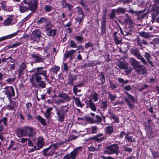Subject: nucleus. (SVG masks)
Wrapping results in <instances>:
<instances>
[{
    "instance_id": "1",
    "label": "nucleus",
    "mask_w": 159,
    "mask_h": 159,
    "mask_svg": "<svg viewBox=\"0 0 159 159\" xmlns=\"http://www.w3.org/2000/svg\"><path fill=\"white\" fill-rule=\"evenodd\" d=\"M37 2L35 0H23L19 6L20 12L23 13L30 10L35 12L37 9Z\"/></svg>"
},
{
    "instance_id": "2",
    "label": "nucleus",
    "mask_w": 159,
    "mask_h": 159,
    "mask_svg": "<svg viewBox=\"0 0 159 159\" xmlns=\"http://www.w3.org/2000/svg\"><path fill=\"white\" fill-rule=\"evenodd\" d=\"M56 111L57 120L59 121L63 122L64 120L65 116H66L69 107L67 106H64L61 107L58 109L56 107L54 106Z\"/></svg>"
},
{
    "instance_id": "3",
    "label": "nucleus",
    "mask_w": 159,
    "mask_h": 159,
    "mask_svg": "<svg viewBox=\"0 0 159 159\" xmlns=\"http://www.w3.org/2000/svg\"><path fill=\"white\" fill-rule=\"evenodd\" d=\"M107 150L104 151V154L112 155L115 154L117 155L119 152V147L117 144H113L106 147Z\"/></svg>"
},
{
    "instance_id": "4",
    "label": "nucleus",
    "mask_w": 159,
    "mask_h": 159,
    "mask_svg": "<svg viewBox=\"0 0 159 159\" xmlns=\"http://www.w3.org/2000/svg\"><path fill=\"white\" fill-rule=\"evenodd\" d=\"M3 92H5V94L8 98L10 103H12V100L11 97H14L15 95L14 89L12 86H7L3 89Z\"/></svg>"
},
{
    "instance_id": "5",
    "label": "nucleus",
    "mask_w": 159,
    "mask_h": 159,
    "mask_svg": "<svg viewBox=\"0 0 159 159\" xmlns=\"http://www.w3.org/2000/svg\"><path fill=\"white\" fill-rule=\"evenodd\" d=\"M125 94H126L127 97L129 98L125 97L124 98L125 101L127 103L128 106L129 108L131 109H134V105L133 103H135L136 102V100L135 99L134 97L128 92L125 91L124 92Z\"/></svg>"
},
{
    "instance_id": "6",
    "label": "nucleus",
    "mask_w": 159,
    "mask_h": 159,
    "mask_svg": "<svg viewBox=\"0 0 159 159\" xmlns=\"http://www.w3.org/2000/svg\"><path fill=\"white\" fill-rule=\"evenodd\" d=\"M82 147H79L75 148L71 152L68 156L71 159H75L77 156L79 155L80 152L81 151Z\"/></svg>"
},
{
    "instance_id": "7",
    "label": "nucleus",
    "mask_w": 159,
    "mask_h": 159,
    "mask_svg": "<svg viewBox=\"0 0 159 159\" xmlns=\"http://www.w3.org/2000/svg\"><path fill=\"white\" fill-rule=\"evenodd\" d=\"M25 126L26 136H28L30 138H32L36 135V132L34 128L29 126Z\"/></svg>"
},
{
    "instance_id": "8",
    "label": "nucleus",
    "mask_w": 159,
    "mask_h": 159,
    "mask_svg": "<svg viewBox=\"0 0 159 159\" xmlns=\"http://www.w3.org/2000/svg\"><path fill=\"white\" fill-rule=\"evenodd\" d=\"M44 68L43 67H38L37 68L34 69L33 70V72L35 74L37 75H43L45 77V79L48 80V76L47 75V71L43 70Z\"/></svg>"
},
{
    "instance_id": "9",
    "label": "nucleus",
    "mask_w": 159,
    "mask_h": 159,
    "mask_svg": "<svg viewBox=\"0 0 159 159\" xmlns=\"http://www.w3.org/2000/svg\"><path fill=\"white\" fill-rule=\"evenodd\" d=\"M76 50L71 49L70 51H66L64 54V60H66V59L69 57L70 60L74 58L75 56L74 55L75 53Z\"/></svg>"
},
{
    "instance_id": "10",
    "label": "nucleus",
    "mask_w": 159,
    "mask_h": 159,
    "mask_svg": "<svg viewBox=\"0 0 159 159\" xmlns=\"http://www.w3.org/2000/svg\"><path fill=\"white\" fill-rule=\"evenodd\" d=\"M41 33L37 30L34 31L31 34V39L34 41H38L39 40L41 37Z\"/></svg>"
},
{
    "instance_id": "11",
    "label": "nucleus",
    "mask_w": 159,
    "mask_h": 159,
    "mask_svg": "<svg viewBox=\"0 0 159 159\" xmlns=\"http://www.w3.org/2000/svg\"><path fill=\"white\" fill-rule=\"evenodd\" d=\"M32 58L34 60L35 63L42 62L44 61V58L39 54H35L34 53L31 54Z\"/></svg>"
},
{
    "instance_id": "12",
    "label": "nucleus",
    "mask_w": 159,
    "mask_h": 159,
    "mask_svg": "<svg viewBox=\"0 0 159 159\" xmlns=\"http://www.w3.org/2000/svg\"><path fill=\"white\" fill-rule=\"evenodd\" d=\"M54 151L50 146L44 149L43 150V155L45 156H52L54 153Z\"/></svg>"
},
{
    "instance_id": "13",
    "label": "nucleus",
    "mask_w": 159,
    "mask_h": 159,
    "mask_svg": "<svg viewBox=\"0 0 159 159\" xmlns=\"http://www.w3.org/2000/svg\"><path fill=\"white\" fill-rule=\"evenodd\" d=\"M135 71L139 74H146L147 70L144 67L141 65L139 64L134 69Z\"/></svg>"
},
{
    "instance_id": "14",
    "label": "nucleus",
    "mask_w": 159,
    "mask_h": 159,
    "mask_svg": "<svg viewBox=\"0 0 159 159\" xmlns=\"http://www.w3.org/2000/svg\"><path fill=\"white\" fill-rule=\"evenodd\" d=\"M87 107H89L93 111H96L97 108L95 104L92 101L91 99L88 101L86 102Z\"/></svg>"
},
{
    "instance_id": "15",
    "label": "nucleus",
    "mask_w": 159,
    "mask_h": 159,
    "mask_svg": "<svg viewBox=\"0 0 159 159\" xmlns=\"http://www.w3.org/2000/svg\"><path fill=\"white\" fill-rule=\"evenodd\" d=\"M19 31V30H18L16 32L13 34L1 37L0 38V42L6 39H11L14 37L17 34Z\"/></svg>"
},
{
    "instance_id": "16",
    "label": "nucleus",
    "mask_w": 159,
    "mask_h": 159,
    "mask_svg": "<svg viewBox=\"0 0 159 159\" xmlns=\"http://www.w3.org/2000/svg\"><path fill=\"white\" fill-rule=\"evenodd\" d=\"M13 20V16H10L5 20L3 23V25L7 26L10 25Z\"/></svg>"
},
{
    "instance_id": "17",
    "label": "nucleus",
    "mask_w": 159,
    "mask_h": 159,
    "mask_svg": "<svg viewBox=\"0 0 159 159\" xmlns=\"http://www.w3.org/2000/svg\"><path fill=\"white\" fill-rule=\"evenodd\" d=\"M129 62L133 66L134 69L137 66L139 65V63L133 57H131L129 60Z\"/></svg>"
},
{
    "instance_id": "18",
    "label": "nucleus",
    "mask_w": 159,
    "mask_h": 159,
    "mask_svg": "<svg viewBox=\"0 0 159 159\" xmlns=\"http://www.w3.org/2000/svg\"><path fill=\"white\" fill-rule=\"evenodd\" d=\"M44 145L43 138L42 137H39L38 138L37 143V150L42 148Z\"/></svg>"
},
{
    "instance_id": "19",
    "label": "nucleus",
    "mask_w": 159,
    "mask_h": 159,
    "mask_svg": "<svg viewBox=\"0 0 159 159\" xmlns=\"http://www.w3.org/2000/svg\"><path fill=\"white\" fill-rule=\"evenodd\" d=\"M126 62L124 60L120 61L118 64V67L121 69H125L127 65Z\"/></svg>"
},
{
    "instance_id": "20",
    "label": "nucleus",
    "mask_w": 159,
    "mask_h": 159,
    "mask_svg": "<svg viewBox=\"0 0 159 159\" xmlns=\"http://www.w3.org/2000/svg\"><path fill=\"white\" fill-rule=\"evenodd\" d=\"M67 84L70 85H73L74 82L76 80V77L74 75H70L68 78Z\"/></svg>"
},
{
    "instance_id": "21",
    "label": "nucleus",
    "mask_w": 159,
    "mask_h": 159,
    "mask_svg": "<svg viewBox=\"0 0 159 159\" xmlns=\"http://www.w3.org/2000/svg\"><path fill=\"white\" fill-rule=\"evenodd\" d=\"M25 126H24L23 129H20L17 132L18 136L19 137L26 136L25 132Z\"/></svg>"
},
{
    "instance_id": "22",
    "label": "nucleus",
    "mask_w": 159,
    "mask_h": 159,
    "mask_svg": "<svg viewBox=\"0 0 159 159\" xmlns=\"http://www.w3.org/2000/svg\"><path fill=\"white\" fill-rule=\"evenodd\" d=\"M106 21L105 19H103L101 22V32L102 34H105L106 32Z\"/></svg>"
},
{
    "instance_id": "23",
    "label": "nucleus",
    "mask_w": 159,
    "mask_h": 159,
    "mask_svg": "<svg viewBox=\"0 0 159 159\" xmlns=\"http://www.w3.org/2000/svg\"><path fill=\"white\" fill-rule=\"evenodd\" d=\"M52 109L53 108L52 107H49L46 110L45 113H44L45 116L48 120H49L51 115V112Z\"/></svg>"
},
{
    "instance_id": "24",
    "label": "nucleus",
    "mask_w": 159,
    "mask_h": 159,
    "mask_svg": "<svg viewBox=\"0 0 159 159\" xmlns=\"http://www.w3.org/2000/svg\"><path fill=\"white\" fill-rule=\"evenodd\" d=\"M65 142H64L60 141L55 143L51 144L50 146L52 148L53 150L55 151V150L57 149L60 146L62 145Z\"/></svg>"
},
{
    "instance_id": "25",
    "label": "nucleus",
    "mask_w": 159,
    "mask_h": 159,
    "mask_svg": "<svg viewBox=\"0 0 159 159\" xmlns=\"http://www.w3.org/2000/svg\"><path fill=\"white\" fill-rule=\"evenodd\" d=\"M117 32H115L113 34V39L115 43L116 44H119L121 42V39H119L117 36Z\"/></svg>"
},
{
    "instance_id": "26",
    "label": "nucleus",
    "mask_w": 159,
    "mask_h": 159,
    "mask_svg": "<svg viewBox=\"0 0 159 159\" xmlns=\"http://www.w3.org/2000/svg\"><path fill=\"white\" fill-rule=\"evenodd\" d=\"M104 131L107 134H111L113 132V127L111 126H107L105 128Z\"/></svg>"
},
{
    "instance_id": "27",
    "label": "nucleus",
    "mask_w": 159,
    "mask_h": 159,
    "mask_svg": "<svg viewBox=\"0 0 159 159\" xmlns=\"http://www.w3.org/2000/svg\"><path fill=\"white\" fill-rule=\"evenodd\" d=\"M131 52L134 56H136V57L138 59L141 56L139 52V50L137 49H133L131 50Z\"/></svg>"
},
{
    "instance_id": "28",
    "label": "nucleus",
    "mask_w": 159,
    "mask_h": 159,
    "mask_svg": "<svg viewBox=\"0 0 159 159\" xmlns=\"http://www.w3.org/2000/svg\"><path fill=\"white\" fill-rule=\"evenodd\" d=\"M26 68V65L24 62H22L21 64L19 69L18 72L19 74H21L25 69Z\"/></svg>"
},
{
    "instance_id": "29",
    "label": "nucleus",
    "mask_w": 159,
    "mask_h": 159,
    "mask_svg": "<svg viewBox=\"0 0 159 159\" xmlns=\"http://www.w3.org/2000/svg\"><path fill=\"white\" fill-rule=\"evenodd\" d=\"M59 97L62 98L66 102L69 101L70 100V97L67 94L65 93L63 94H60L59 95Z\"/></svg>"
},
{
    "instance_id": "30",
    "label": "nucleus",
    "mask_w": 159,
    "mask_h": 159,
    "mask_svg": "<svg viewBox=\"0 0 159 159\" xmlns=\"http://www.w3.org/2000/svg\"><path fill=\"white\" fill-rule=\"evenodd\" d=\"M36 118L43 125H44L46 124V122L45 120L42 117L40 116L39 115H38L36 117Z\"/></svg>"
},
{
    "instance_id": "31",
    "label": "nucleus",
    "mask_w": 159,
    "mask_h": 159,
    "mask_svg": "<svg viewBox=\"0 0 159 159\" xmlns=\"http://www.w3.org/2000/svg\"><path fill=\"white\" fill-rule=\"evenodd\" d=\"M125 138L129 142H132L135 141V138L133 136L128 135V133L126 134Z\"/></svg>"
},
{
    "instance_id": "32",
    "label": "nucleus",
    "mask_w": 159,
    "mask_h": 159,
    "mask_svg": "<svg viewBox=\"0 0 159 159\" xmlns=\"http://www.w3.org/2000/svg\"><path fill=\"white\" fill-rule=\"evenodd\" d=\"M92 134H96L98 130V128L97 126H92L90 128Z\"/></svg>"
},
{
    "instance_id": "33",
    "label": "nucleus",
    "mask_w": 159,
    "mask_h": 159,
    "mask_svg": "<svg viewBox=\"0 0 159 159\" xmlns=\"http://www.w3.org/2000/svg\"><path fill=\"white\" fill-rule=\"evenodd\" d=\"M32 106V104L30 102H28L26 103V109L25 110V112H27L30 111Z\"/></svg>"
},
{
    "instance_id": "34",
    "label": "nucleus",
    "mask_w": 159,
    "mask_h": 159,
    "mask_svg": "<svg viewBox=\"0 0 159 159\" xmlns=\"http://www.w3.org/2000/svg\"><path fill=\"white\" fill-rule=\"evenodd\" d=\"M11 103H10L11 104L7 105V106L9 109L12 110L14 109L16 106V102L12 100Z\"/></svg>"
},
{
    "instance_id": "35",
    "label": "nucleus",
    "mask_w": 159,
    "mask_h": 159,
    "mask_svg": "<svg viewBox=\"0 0 159 159\" xmlns=\"http://www.w3.org/2000/svg\"><path fill=\"white\" fill-rule=\"evenodd\" d=\"M106 139V137L103 136V137H99L95 136L94 138V139L98 142H101L103 140H104Z\"/></svg>"
},
{
    "instance_id": "36",
    "label": "nucleus",
    "mask_w": 159,
    "mask_h": 159,
    "mask_svg": "<svg viewBox=\"0 0 159 159\" xmlns=\"http://www.w3.org/2000/svg\"><path fill=\"white\" fill-rule=\"evenodd\" d=\"M116 12L118 14L121 13H124L125 11V8H122L121 7H119L116 9Z\"/></svg>"
},
{
    "instance_id": "37",
    "label": "nucleus",
    "mask_w": 159,
    "mask_h": 159,
    "mask_svg": "<svg viewBox=\"0 0 159 159\" xmlns=\"http://www.w3.org/2000/svg\"><path fill=\"white\" fill-rule=\"evenodd\" d=\"M47 19L45 17H41L40 19L37 21V24H40L43 22H47Z\"/></svg>"
},
{
    "instance_id": "38",
    "label": "nucleus",
    "mask_w": 159,
    "mask_h": 159,
    "mask_svg": "<svg viewBox=\"0 0 159 159\" xmlns=\"http://www.w3.org/2000/svg\"><path fill=\"white\" fill-rule=\"evenodd\" d=\"M90 66H93L99 64L100 62L97 60L91 61H89Z\"/></svg>"
},
{
    "instance_id": "39",
    "label": "nucleus",
    "mask_w": 159,
    "mask_h": 159,
    "mask_svg": "<svg viewBox=\"0 0 159 159\" xmlns=\"http://www.w3.org/2000/svg\"><path fill=\"white\" fill-rule=\"evenodd\" d=\"M60 69V68L59 66H55L53 67L52 68V71L57 75V73L59 71Z\"/></svg>"
},
{
    "instance_id": "40",
    "label": "nucleus",
    "mask_w": 159,
    "mask_h": 159,
    "mask_svg": "<svg viewBox=\"0 0 159 159\" xmlns=\"http://www.w3.org/2000/svg\"><path fill=\"white\" fill-rule=\"evenodd\" d=\"M56 31L55 30H50L47 32V34L48 36H54L56 34Z\"/></svg>"
},
{
    "instance_id": "41",
    "label": "nucleus",
    "mask_w": 159,
    "mask_h": 159,
    "mask_svg": "<svg viewBox=\"0 0 159 159\" xmlns=\"http://www.w3.org/2000/svg\"><path fill=\"white\" fill-rule=\"evenodd\" d=\"M84 16V15L81 16H78L77 17L75 18V20L79 22V24H80L81 22L83 20V19Z\"/></svg>"
},
{
    "instance_id": "42",
    "label": "nucleus",
    "mask_w": 159,
    "mask_h": 159,
    "mask_svg": "<svg viewBox=\"0 0 159 159\" xmlns=\"http://www.w3.org/2000/svg\"><path fill=\"white\" fill-rule=\"evenodd\" d=\"M34 76L35 77V81L37 83H39L42 79L41 77L39 75H37L34 73Z\"/></svg>"
},
{
    "instance_id": "43",
    "label": "nucleus",
    "mask_w": 159,
    "mask_h": 159,
    "mask_svg": "<svg viewBox=\"0 0 159 159\" xmlns=\"http://www.w3.org/2000/svg\"><path fill=\"white\" fill-rule=\"evenodd\" d=\"M52 25L49 21H47L46 25V31L49 30L52 28Z\"/></svg>"
},
{
    "instance_id": "44",
    "label": "nucleus",
    "mask_w": 159,
    "mask_h": 159,
    "mask_svg": "<svg viewBox=\"0 0 159 159\" xmlns=\"http://www.w3.org/2000/svg\"><path fill=\"white\" fill-rule=\"evenodd\" d=\"M52 7L50 5H46L44 7V9L45 11L47 12L50 11L52 10Z\"/></svg>"
},
{
    "instance_id": "45",
    "label": "nucleus",
    "mask_w": 159,
    "mask_h": 159,
    "mask_svg": "<svg viewBox=\"0 0 159 159\" xmlns=\"http://www.w3.org/2000/svg\"><path fill=\"white\" fill-rule=\"evenodd\" d=\"M39 86L40 87L42 88H45L46 84L43 81H40L39 83Z\"/></svg>"
},
{
    "instance_id": "46",
    "label": "nucleus",
    "mask_w": 159,
    "mask_h": 159,
    "mask_svg": "<svg viewBox=\"0 0 159 159\" xmlns=\"http://www.w3.org/2000/svg\"><path fill=\"white\" fill-rule=\"evenodd\" d=\"M70 47L72 48H75L77 47V45L73 40H71L70 42Z\"/></svg>"
},
{
    "instance_id": "47",
    "label": "nucleus",
    "mask_w": 159,
    "mask_h": 159,
    "mask_svg": "<svg viewBox=\"0 0 159 159\" xmlns=\"http://www.w3.org/2000/svg\"><path fill=\"white\" fill-rule=\"evenodd\" d=\"M100 77V80H101V83L103 84L105 82V76L102 73H101V75H99Z\"/></svg>"
},
{
    "instance_id": "48",
    "label": "nucleus",
    "mask_w": 159,
    "mask_h": 159,
    "mask_svg": "<svg viewBox=\"0 0 159 159\" xmlns=\"http://www.w3.org/2000/svg\"><path fill=\"white\" fill-rule=\"evenodd\" d=\"M96 119H94V123H99L102 121V118L98 116H96Z\"/></svg>"
},
{
    "instance_id": "49",
    "label": "nucleus",
    "mask_w": 159,
    "mask_h": 159,
    "mask_svg": "<svg viewBox=\"0 0 159 159\" xmlns=\"http://www.w3.org/2000/svg\"><path fill=\"white\" fill-rule=\"evenodd\" d=\"M115 11V10H112L109 16L111 19H113L116 16V14Z\"/></svg>"
},
{
    "instance_id": "50",
    "label": "nucleus",
    "mask_w": 159,
    "mask_h": 159,
    "mask_svg": "<svg viewBox=\"0 0 159 159\" xmlns=\"http://www.w3.org/2000/svg\"><path fill=\"white\" fill-rule=\"evenodd\" d=\"M100 146V145H98V148L96 149L93 147H89V149L90 151L94 152L95 150H99L100 149L99 147Z\"/></svg>"
},
{
    "instance_id": "51",
    "label": "nucleus",
    "mask_w": 159,
    "mask_h": 159,
    "mask_svg": "<svg viewBox=\"0 0 159 159\" xmlns=\"http://www.w3.org/2000/svg\"><path fill=\"white\" fill-rule=\"evenodd\" d=\"M93 45L91 43H87L85 44V47L86 49L88 48H89L92 47L93 48Z\"/></svg>"
},
{
    "instance_id": "52",
    "label": "nucleus",
    "mask_w": 159,
    "mask_h": 159,
    "mask_svg": "<svg viewBox=\"0 0 159 159\" xmlns=\"http://www.w3.org/2000/svg\"><path fill=\"white\" fill-rule=\"evenodd\" d=\"M6 2L3 1L1 3V7L4 10H6Z\"/></svg>"
},
{
    "instance_id": "53",
    "label": "nucleus",
    "mask_w": 159,
    "mask_h": 159,
    "mask_svg": "<svg viewBox=\"0 0 159 159\" xmlns=\"http://www.w3.org/2000/svg\"><path fill=\"white\" fill-rule=\"evenodd\" d=\"M15 144V142L13 140H11V144L7 148L8 150H9L13 147Z\"/></svg>"
},
{
    "instance_id": "54",
    "label": "nucleus",
    "mask_w": 159,
    "mask_h": 159,
    "mask_svg": "<svg viewBox=\"0 0 159 159\" xmlns=\"http://www.w3.org/2000/svg\"><path fill=\"white\" fill-rule=\"evenodd\" d=\"M21 44H22V43H20V42L16 43L12 45H10L11 48H13L16 47L18 46H19V45H21Z\"/></svg>"
},
{
    "instance_id": "55",
    "label": "nucleus",
    "mask_w": 159,
    "mask_h": 159,
    "mask_svg": "<svg viewBox=\"0 0 159 159\" xmlns=\"http://www.w3.org/2000/svg\"><path fill=\"white\" fill-rule=\"evenodd\" d=\"M126 67L125 69V72L127 74H129L131 71L132 69L130 67L128 66V65Z\"/></svg>"
},
{
    "instance_id": "56",
    "label": "nucleus",
    "mask_w": 159,
    "mask_h": 159,
    "mask_svg": "<svg viewBox=\"0 0 159 159\" xmlns=\"http://www.w3.org/2000/svg\"><path fill=\"white\" fill-rule=\"evenodd\" d=\"M75 103L77 106L78 107H83L82 105L81 104L80 100L78 99H77L75 100Z\"/></svg>"
},
{
    "instance_id": "57",
    "label": "nucleus",
    "mask_w": 159,
    "mask_h": 159,
    "mask_svg": "<svg viewBox=\"0 0 159 159\" xmlns=\"http://www.w3.org/2000/svg\"><path fill=\"white\" fill-rule=\"evenodd\" d=\"M109 96L111 101L115 100L116 98V96L115 95H112L110 93H109Z\"/></svg>"
},
{
    "instance_id": "58",
    "label": "nucleus",
    "mask_w": 159,
    "mask_h": 159,
    "mask_svg": "<svg viewBox=\"0 0 159 159\" xmlns=\"http://www.w3.org/2000/svg\"><path fill=\"white\" fill-rule=\"evenodd\" d=\"M77 8L78 9L77 11L78 13V16H82V15H84L82 9L79 7H77Z\"/></svg>"
},
{
    "instance_id": "59",
    "label": "nucleus",
    "mask_w": 159,
    "mask_h": 159,
    "mask_svg": "<svg viewBox=\"0 0 159 159\" xmlns=\"http://www.w3.org/2000/svg\"><path fill=\"white\" fill-rule=\"evenodd\" d=\"M93 98L94 101L97 102L98 100V95L96 93H95L93 95Z\"/></svg>"
},
{
    "instance_id": "60",
    "label": "nucleus",
    "mask_w": 159,
    "mask_h": 159,
    "mask_svg": "<svg viewBox=\"0 0 159 159\" xmlns=\"http://www.w3.org/2000/svg\"><path fill=\"white\" fill-rule=\"evenodd\" d=\"M124 89L126 91H130L131 90L132 88L130 85H128L124 86Z\"/></svg>"
},
{
    "instance_id": "61",
    "label": "nucleus",
    "mask_w": 159,
    "mask_h": 159,
    "mask_svg": "<svg viewBox=\"0 0 159 159\" xmlns=\"http://www.w3.org/2000/svg\"><path fill=\"white\" fill-rule=\"evenodd\" d=\"M76 41L79 42H81L83 40V38L81 36H76L75 37Z\"/></svg>"
},
{
    "instance_id": "62",
    "label": "nucleus",
    "mask_w": 159,
    "mask_h": 159,
    "mask_svg": "<svg viewBox=\"0 0 159 159\" xmlns=\"http://www.w3.org/2000/svg\"><path fill=\"white\" fill-rule=\"evenodd\" d=\"M63 8H65L67 7L69 10H71L72 8L73 7L71 5L69 4L68 3H65V6L63 4Z\"/></svg>"
},
{
    "instance_id": "63",
    "label": "nucleus",
    "mask_w": 159,
    "mask_h": 159,
    "mask_svg": "<svg viewBox=\"0 0 159 159\" xmlns=\"http://www.w3.org/2000/svg\"><path fill=\"white\" fill-rule=\"evenodd\" d=\"M86 120L91 123H94V119L90 117H88L86 118Z\"/></svg>"
},
{
    "instance_id": "64",
    "label": "nucleus",
    "mask_w": 159,
    "mask_h": 159,
    "mask_svg": "<svg viewBox=\"0 0 159 159\" xmlns=\"http://www.w3.org/2000/svg\"><path fill=\"white\" fill-rule=\"evenodd\" d=\"M101 157L102 159H115L114 158L112 157H111L110 156H109L108 157H106L104 155L102 156Z\"/></svg>"
}]
</instances>
